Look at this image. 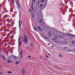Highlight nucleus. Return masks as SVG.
I'll use <instances>...</instances> for the list:
<instances>
[{
  "label": "nucleus",
  "mask_w": 75,
  "mask_h": 75,
  "mask_svg": "<svg viewBox=\"0 0 75 75\" xmlns=\"http://www.w3.org/2000/svg\"><path fill=\"white\" fill-rule=\"evenodd\" d=\"M0 66H1V65H0Z\"/></svg>",
  "instance_id": "63"
},
{
  "label": "nucleus",
  "mask_w": 75,
  "mask_h": 75,
  "mask_svg": "<svg viewBox=\"0 0 75 75\" xmlns=\"http://www.w3.org/2000/svg\"><path fill=\"white\" fill-rule=\"evenodd\" d=\"M8 74H11L12 73V72L11 71H8Z\"/></svg>",
  "instance_id": "19"
},
{
  "label": "nucleus",
  "mask_w": 75,
  "mask_h": 75,
  "mask_svg": "<svg viewBox=\"0 0 75 75\" xmlns=\"http://www.w3.org/2000/svg\"><path fill=\"white\" fill-rule=\"evenodd\" d=\"M55 37H56V38H58V36H57L55 35Z\"/></svg>",
  "instance_id": "32"
},
{
  "label": "nucleus",
  "mask_w": 75,
  "mask_h": 75,
  "mask_svg": "<svg viewBox=\"0 0 75 75\" xmlns=\"http://www.w3.org/2000/svg\"><path fill=\"white\" fill-rule=\"evenodd\" d=\"M39 3H40V1H38V4H39Z\"/></svg>",
  "instance_id": "38"
},
{
  "label": "nucleus",
  "mask_w": 75,
  "mask_h": 75,
  "mask_svg": "<svg viewBox=\"0 0 75 75\" xmlns=\"http://www.w3.org/2000/svg\"><path fill=\"white\" fill-rule=\"evenodd\" d=\"M0 22H1V19H0Z\"/></svg>",
  "instance_id": "43"
},
{
  "label": "nucleus",
  "mask_w": 75,
  "mask_h": 75,
  "mask_svg": "<svg viewBox=\"0 0 75 75\" xmlns=\"http://www.w3.org/2000/svg\"><path fill=\"white\" fill-rule=\"evenodd\" d=\"M7 36H8V37H9L10 36V34H7Z\"/></svg>",
  "instance_id": "20"
},
{
  "label": "nucleus",
  "mask_w": 75,
  "mask_h": 75,
  "mask_svg": "<svg viewBox=\"0 0 75 75\" xmlns=\"http://www.w3.org/2000/svg\"><path fill=\"white\" fill-rule=\"evenodd\" d=\"M0 12H1V11H0Z\"/></svg>",
  "instance_id": "62"
},
{
  "label": "nucleus",
  "mask_w": 75,
  "mask_h": 75,
  "mask_svg": "<svg viewBox=\"0 0 75 75\" xmlns=\"http://www.w3.org/2000/svg\"><path fill=\"white\" fill-rule=\"evenodd\" d=\"M40 7H42L43 6V4H41L40 6Z\"/></svg>",
  "instance_id": "28"
},
{
  "label": "nucleus",
  "mask_w": 75,
  "mask_h": 75,
  "mask_svg": "<svg viewBox=\"0 0 75 75\" xmlns=\"http://www.w3.org/2000/svg\"><path fill=\"white\" fill-rule=\"evenodd\" d=\"M48 34H51V33H48Z\"/></svg>",
  "instance_id": "46"
},
{
  "label": "nucleus",
  "mask_w": 75,
  "mask_h": 75,
  "mask_svg": "<svg viewBox=\"0 0 75 75\" xmlns=\"http://www.w3.org/2000/svg\"><path fill=\"white\" fill-rule=\"evenodd\" d=\"M53 40H56V39H54Z\"/></svg>",
  "instance_id": "45"
},
{
  "label": "nucleus",
  "mask_w": 75,
  "mask_h": 75,
  "mask_svg": "<svg viewBox=\"0 0 75 75\" xmlns=\"http://www.w3.org/2000/svg\"><path fill=\"white\" fill-rule=\"evenodd\" d=\"M13 58H15V59H17L18 58V57H17L16 56H14Z\"/></svg>",
  "instance_id": "18"
},
{
  "label": "nucleus",
  "mask_w": 75,
  "mask_h": 75,
  "mask_svg": "<svg viewBox=\"0 0 75 75\" xmlns=\"http://www.w3.org/2000/svg\"><path fill=\"white\" fill-rule=\"evenodd\" d=\"M48 45H50V44H48Z\"/></svg>",
  "instance_id": "47"
},
{
  "label": "nucleus",
  "mask_w": 75,
  "mask_h": 75,
  "mask_svg": "<svg viewBox=\"0 0 75 75\" xmlns=\"http://www.w3.org/2000/svg\"><path fill=\"white\" fill-rule=\"evenodd\" d=\"M31 58V56H29L28 57V58Z\"/></svg>",
  "instance_id": "34"
},
{
  "label": "nucleus",
  "mask_w": 75,
  "mask_h": 75,
  "mask_svg": "<svg viewBox=\"0 0 75 75\" xmlns=\"http://www.w3.org/2000/svg\"><path fill=\"white\" fill-rule=\"evenodd\" d=\"M19 64V63H18V62L16 63V65H17V64Z\"/></svg>",
  "instance_id": "29"
},
{
  "label": "nucleus",
  "mask_w": 75,
  "mask_h": 75,
  "mask_svg": "<svg viewBox=\"0 0 75 75\" xmlns=\"http://www.w3.org/2000/svg\"><path fill=\"white\" fill-rule=\"evenodd\" d=\"M46 57L47 58H49L47 56H46Z\"/></svg>",
  "instance_id": "36"
},
{
  "label": "nucleus",
  "mask_w": 75,
  "mask_h": 75,
  "mask_svg": "<svg viewBox=\"0 0 75 75\" xmlns=\"http://www.w3.org/2000/svg\"><path fill=\"white\" fill-rule=\"evenodd\" d=\"M30 11H31V10H30Z\"/></svg>",
  "instance_id": "58"
},
{
  "label": "nucleus",
  "mask_w": 75,
  "mask_h": 75,
  "mask_svg": "<svg viewBox=\"0 0 75 75\" xmlns=\"http://www.w3.org/2000/svg\"><path fill=\"white\" fill-rule=\"evenodd\" d=\"M8 63H10V62H11V61L10 60L8 59Z\"/></svg>",
  "instance_id": "14"
},
{
  "label": "nucleus",
  "mask_w": 75,
  "mask_h": 75,
  "mask_svg": "<svg viewBox=\"0 0 75 75\" xmlns=\"http://www.w3.org/2000/svg\"><path fill=\"white\" fill-rule=\"evenodd\" d=\"M25 39L23 40V42L25 43V44H27L28 42V39H27V37L25 35H24Z\"/></svg>",
  "instance_id": "1"
},
{
  "label": "nucleus",
  "mask_w": 75,
  "mask_h": 75,
  "mask_svg": "<svg viewBox=\"0 0 75 75\" xmlns=\"http://www.w3.org/2000/svg\"><path fill=\"white\" fill-rule=\"evenodd\" d=\"M43 27H45V26H44V25H43Z\"/></svg>",
  "instance_id": "44"
},
{
  "label": "nucleus",
  "mask_w": 75,
  "mask_h": 75,
  "mask_svg": "<svg viewBox=\"0 0 75 75\" xmlns=\"http://www.w3.org/2000/svg\"><path fill=\"white\" fill-rule=\"evenodd\" d=\"M45 26H46V25L45 24Z\"/></svg>",
  "instance_id": "55"
},
{
  "label": "nucleus",
  "mask_w": 75,
  "mask_h": 75,
  "mask_svg": "<svg viewBox=\"0 0 75 75\" xmlns=\"http://www.w3.org/2000/svg\"><path fill=\"white\" fill-rule=\"evenodd\" d=\"M74 50H75V49H74Z\"/></svg>",
  "instance_id": "59"
},
{
  "label": "nucleus",
  "mask_w": 75,
  "mask_h": 75,
  "mask_svg": "<svg viewBox=\"0 0 75 75\" xmlns=\"http://www.w3.org/2000/svg\"><path fill=\"white\" fill-rule=\"evenodd\" d=\"M2 57L3 58V60H4V59H5V58L4 57V56H3Z\"/></svg>",
  "instance_id": "25"
},
{
  "label": "nucleus",
  "mask_w": 75,
  "mask_h": 75,
  "mask_svg": "<svg viewBox=\"0 0 75 75\" xmlns=\"http://www.w3.org/2000/svg\"><path fill=\"white\" fill-rule=\"evenodd\" d=\"M31 16L32 17H33V18H34V16L33 15V13L31 14Z\"/></svg>",
  "instance_id": "23"
},
{
  "label": "nucleus",
  "mask_w": 75,
  "mask_h": 75,
  "mask_svg": "<svg viewBox=\"0 0 75 75\" xmlns=\"http://www.w3.org/2000/svg\"><path fill=\"white\" fill-rule=\"evenodd\" d=\"M0 7L1 8V6H0Z\"/></svg>",
  "instance_id": "54"
},
{
  "label": "nucleus",
  "mask_w": 75,
  "mask_h": 75,
  "mask_svg": "<svg viewBox=\"0 0 75 75\" xmlns=\"http://www.w3.org/2000/svg\"><path fill=\"white\" fill-rule=\"evenodd\" d=\"M35 30H36V31H37V29L35 27Z\"/></svg>",
  "instance_id": "33"
},
{
  "label": "nucleus",
  "mask_w": 75,
  "mask_h": 75,
  "mask_svg": "<svg viewBox=\"0 0 75 75\" xmlns=\"http://www.w3.org/2000/svg\"><path fill=\"white\" fill-rule=\"evenodd\" d=\"M45 38L47 40H48V37H45Z\"/></svg>",
  "instance_id": "24"
},
{
  "label": "nucleus",
  "mask_w": 75,
  "mask_h": 75,
  "mask_svg": "<svg viewBox=\"0 0 75 75\" xmlns=\"http://www.w3.org/2000/svg\"><path fill=\"white\" fill-rule=\"evenodd\" d=\"M14 55H11V57H14Z\"/></svg>",
  "instance_id": "31"
},
{
  "label": "nucleus",
  "mask_w": 75,
  "mask_h": 75,
  "mask_svg": "<svg viewBox=\"0 0 75 75\" xmlns=\"http://www.w3.org/2000/svg\"><path fill=\"white\" fill-rule=\"evenodd\" d=\"M4 17L5 18H7V17H10V16L9 15H5L4 16Z\"/></svg>",
  "instance_id": "7"
},
{
  "label": "nucleus",
  "mask_w": 75,
  "mask_h": 75,
  "mask_svg": "<svg viewBox=\"0 0 75 75\" xmlns=\"http://www.w3.org/2000/svg\"><path fill=\"white\" fill-rule=\"evenodd\" d=\"M6 25L7 26H8V27H10V26H11V25L10 24H9L8 23V24H6Z\"/></svg>",
  "instance_id": "16"
},
{
  "label": "nucleus",
  "mask_w": 75,
  "mask_h": 75,
  "mask_svg": "<svg viewBox=\"0 0 75 75\" xmlns=\"http://www.w3.org/2000/svg\"><path fill=\"white\" fill-rule=\"evenodd\" d=\"M16 4H17V6H18V8H21V7L20 6V4L18 3V1H16Z\"/></svg>",
  "instance_id": "8"
},
{
  "label": "nucleus",
  "mask_w": 75,
  "mask_h": 75,
  "mask_svg": "<svg viewBox=\"0 0 75 75\" xmlns=\"http://www.w3.org/2000/svg\"><path fill=\"white\" fill-rule=\"evenodd\" d=\"M22 52V51H21V53H20V55H21V58H23V53Z\"/></svg>",
  "instance_id": "10"
},
{
  "label": "nucleus",
  "mask_w": 75,
  "mask_h": 75,
  "mask_svg": "<svg viewBox=\"0 0 75 75\" xmlns=\"http://www.w3.org/2000/svg\"><path fill=\"white\" fill-rule=\"evenodd\" d=\"M12 21H13V20H12V19H11L8 22L9 23H11V22H12Z\"/></svg>",
  "instance_id": "17"
},
{
  "label": "nucleus",
  "mask_w": 75,
  "mask_h": 75,
  "mask_svg": "<svg viewBox=\"0 0 75 75\" xmlns=\"http://www.w3.org/2000/svg\"><path fill=\"white\" fill-rule=\"evenodd\" d=\"M55 46L54 45H53L51 47V48H53Z\"/></svg>",
  "instance_id": "27"
},
{
  "label": "nucleus",
  "mask_w": 75,
  "mask_h": 75,
  "mask_svg": "<svg viewBox=\"0 0 75 75\" xmlns=\"http://www.w3.org/2000/svg\"><path fill=\"white\" fill-rule=\"evenodd\" d=\"M5 24H4V25H5Z\"/></svg>",
  "instance_id": "57"
},
{
  "label": "nucleus",
  "mask_w": 75,
  "mask_h": 75,
  "mask_svg": "<svg viewBox=\"0 0 75 75\" xmlns=\"http://www.w3.org/2000/svg\"><path fill=\"white\" fill-rule=\"evenodd\" d=\"M6 40V38H5V40Z\"/></svg>",
  "instance_id": "49"
},
{
  "label": "nucleus",
  "mask_w": 75,
  "mask_h": 75,
  "mask_svg": "<svg viewBox=\"0 0 75 75\" xmlns=\"http://www.w3.org/2000/svg\"><path fill=\"white\" fill-rule=\"evenodd\" d=\"M17 0V1H18V0Z\"/></svg>",
  "instance_id": "61"
},
{
  "label": "nucleus",
  "mask_w": 75,
  "mask_h": 75,
  "mask_svg": "<svg viewBox=\"0 0 75 75\" xmlns=\"http://www.w3.org/2000/svg\"><path fill=\"white\" fill-rule=\"evenodd\" d=\"M38 28L39 30H40V31H41V28H40V27L38 26Z\"/></svg>",
  "instance_id": "13"
},
{
  "label": "nucleus",
  "mask_w": 75,
  "mask_h": 75,
  "mask_svg": "<svg viewBox=\"0 0 75 75\" xmlns=\"http://www.w3.org/2000/svg\"><path fill=\"white\" fill-rule=\"evenodd\" d=\"M5 4V2H3L2 3V4Z\"/></svg>",
  "instance_id": "37"
},
{
  "label": "nucleus",
  "mask_w": 75,
  "mask_h": 75,
  "mask_svg": "<svg viewBox=\"0 0 75 75\" xmlns=\"http://www.w3.org/2000/svg\"><path fill=\"white\" fill-rule=\"evenodd\" d=\"M22 71H22L23 72L22 73L23 75H24V73H25V69L23 68L22 69Z\"/></svg>",
  "instance_id": "5"
},
{
  "label": "nucleus",
  "mask_w": 75,
  "mask_h": 75,
  "mask_svg": "<svg viewBox=\"0 0 75 75\" xmlns=\"http://www.w3.org/2000/svg\"><path fill=\"white\" fill-rule=\"evenodd\" d=\"M3 73H0V74H3Z\"/></svg>",
  "instance_id": "41"
},
{
  "label": "nucleus",
  "mask_w": 75,
  "mask_h": 75,
  "mask_svg": "<svg viewBox=\"0 0 75 75\" xmlns=\"http://www.w3.org/2000/svg\"><path fill=\"white\" fill-rule=\"evenodd\" d=\"M67 35H71V36H75V35L69 33H67Z\"/></svg>",
  "instance_id": "11"
},
{
  "label": "nucleus",
  "mask_w": 75,
  "mask_h": 75,
  "mask_svg": "<svg viewBox=\"0 0 75 75\" xmlns=\"http://www.w3.org/2000/svg\"><path fill=\"white\" fill-rule=\"evenodd\" d=\"M7 40H8V41H9V40L8 39Z\"/></svg>",
  "instance_id": "53"
},
{
  "label": "nucleus",
  "mask_w": 75,
  "mask_h": 75,
  "mask_svg": "<svg viewBox=\"0 0 75 75\" xmlns=\"http://www.w3.org/2000/svg\"><path fill=\"white\" fill-rule=\"evenodd\" d=\"M70 51H71V50H69V52Z\"/></svg>",
  "instance_id": "51"
},
{
  "label": "nucleus",
  "mask_w": 75,
  "mask_h": 75,
  "mask_svg": "<svg viewBox=\"0 0 75 75\" xmlns=\"http://www.w3.org/2000/svg\"><path fill=\"white\" fill-rule=\"evenodd\" d=\"M63 37H65V35H63Z\"/></svg>",
  "instance_id": "52"
},
{
  "label": "nucleus",
  "mask_w": 75,
  "mask_h": 75,
  "mask_svg": "<svg viewBox=\"0 0 75 75\" xmlns=\"http://www.w3.org/2000/svg\"><path fill=\"white\" fill-rule=\"evenodd\" d=\"M44 0H42L41 2L42 3H44Z\"/></svg>",
  "instance_id": "22"
},
{
  "label": "nucleus",
  "mask_w": 75,
  "mask_h": 75,
  "mask_svg": "<svg viewBox=\"0 0 75 75\" xmlns=\"http://www.w3.org/2000/svg\"><path fill=\"white\" fill-rule=\"evenodd\" d=\"M33 1L34 3H35V0H32V2H33Z\"/></svg>",
  "instance_id": "26"
},
{
  "label": "nucleus",
  "mask_w": 75,
  "mask_h": 75,
  "mask_svg": "<svg viewBox=\"0 0 75 75\" xmlns=\"http://www.w3.org/2000/svg\"><path fill=\"white\" fill-rule=\"evenodd\" d=\"M30 46H32V44H31L30 45Z\"/></svg>",
  "instance_id": "50"
},
{
  "label": "nucleus",
  "mask_w": 75,
  "mask_h": 75,
  "mask_svg": "<svg viewBox=\"0 0 75 75\" xmlns=\"http://www.w3.org/2000/svg\"><path fill=\"white\" fill-rule=\"evenodd\" d=\"M21 25L23 24V21L21 20V19H19V28H21Z\"/></svg>",
  "instance_id": "2"
},
{
  "label": "nucleus",
  "mask_w": 75,
  "mask_h": 75,
  "mask_svg": "<svg viewBox=\"0 0 75 75\" xmlns=\"http://www.w3.org/2000/svg\"><path fill=\"white\" fill-rule=\"evenodd\" d=\"M11 27H13L14 25V22L13 21L11 24Z\"/></svg>",
  "instance_id": "6"
},
{
  "label": "nucleus",
  "mask_w": 75,
  "mask_h": 75,
  "mask_svg": "<svg viewBox=\"0 0 75 75\" xmlns=\"http://www.w3.org/2000/svg\"><path fill=\"white\" fill-rule=\"evenodd\" d=\"M41 58L42 57V56L40 57Z\"/></svg>",
  "instance_id": "56"
},
{
  "label": "nucleus",
  "mask_w": 75,
  "mask_h": 75,
  "mask_svg": "<svg viewBox=\"0 0 75 75\" xmlns=\"http://www.w3.org/2000/svg\"><path fill=\"white\" fill-rule=\"evenodd\" d=\"M59 37H61V36H59Z\"/></svg>",
  "instance_id": "60"
},
{
  "label": "nucleus",
  "mask_w": 75,
  "mask_h": 75,
  "mask_svg": "<svg viewBox=\"0 0 75 75\" xmlns=\"http://www.w3.org/2000/svg\"><path fill=\"white\" fill-rule=\"evenodd\" d=\"M49 55H50V56H51V54H50L49 53Z\"/></svg>",
  "instance_id": "42"
},
{
  "label": "nucleus",
  "mask_w": 75,
  "mask_h": 75,
  "mask_svg": "<svg viewBox=\"0 0 75 75\" xmlns=\"http://www.w3.org/2000/svg\"><path fill=\"white\" fill-rule=\"evenodd\" d=\"M9 33L10 34H12L13 35L14 34V33H15V30H11V31L9 32Z\"/></svg>",
  "instance_id": "4"
},
{
  "label": "nucleus",
  "mask_w": 75,
  "mask_h": 75,
  "mask_svg": "<svg viewBox=\"0 0 75 75\" xmlns=\"http://www.w3.org/2000/svg\"><path fill=\"white\" fill-rule=\"evenodd\" d=\"M18 46L19 47H21V45L22 44V41L21 40H20V38H19L18 39Z\"/></svg>",
  "instance_id": "3"
},
{
  "label": "nucleus",
  "mask_w": 75,
  "mask_h": 75,
  "mask_svg": "<svg viewBox=\"0 0 75 75\" xmlns=\"http://www.w3.org/2000/svg\"><path fill=\"white\" fill-rule=\"evenodd\" d=\"M4 31L6 32H9L10 30L9 29H6L4 30Z\"/></svg>",
  "instance_id": "12"
},
{
  "label": "nucleus",
  "mask_w": 75,
  "mask_h": 75,
  "mask_svg": "<svg viewBox=\"0 0 75 75\" xmlns=\"http://www.w3.org/2000/svg\"><path fill=\"white\" fill-rule=\"evenodd\" d=\"M56 68H60V67L58 66H55Z\"/></svg>",
  "instance_id": "21"
},
{
  "label": "nucleus",
  "mask_w": 75,
  "mask_h": 75,
  "mask_svg": "<svg viewBox=\"0 0 75 75\" xmlns=\"http://www.w3.org/2000/svg\"><path fill=\"white\" fill-rule=\"evenodd\" d=\"M1 26H2V25H3L1 24Z\"/></svg>",
  "instance_id": "48"
},
{
  "label": "nucleus",
  "mask_w": 75,
  "mask_h": 75,
  "mask_svg": "<svg viewBox=\"0 0 75 75\" xmlns=\"http://www.w3.org/2000/svg\"><path fill=\"white\" fill-rule=\"evenodd\" d=\"M33 3H32V7H33Z\"/></svg>",
  "instance_id": "35"
},
{
  "label": "nucleus",
  "mask_w": 75,
  "mask_h": 75,
  "mask_svg": "<svg viewBox=\"0 0 75 75\" xmlns=\"http://www.w3.org/2000/svg\"><path fill=\"white\" fill-rule=\"evenodd\" d=\"M59 56H60V57H62V55H59Z\"/></svg>",
  "instance_id": "39"
},
{
  "label": "nucleus",
  "mask_w": 75,
  "mask_h": 75,
  "mask_svg": "<svg viewBox=\"0 0 75 75\" xmlns=\"http://www.w3.org/2000/svg\"><path fill=\"white\" fill-rule=\"evenodd\" d=\"M10 38V39H13L14 38V37L13 35H12L11 36Z\"/></svg>",
  "instance_id": "15"
},
{
  "label": "nucleus",
  "mask_w": 75,
  "mask_h": 75,
  "mask_svg": "<svg viewBox=\"0 0 75 75\" xmlns=\"http://www.w3.org/2000/svg\"><path fill=\"white\" fill-rule=\"evenodd\" d=\"M71 44H74V42H72Z\"/></svg>",
  "instance_id": "30"
},
{
  "label": "nucleus",
  "mask_w": 75,
  "mask_h": 75,
  "mask_svg": "<svg viewBox=\"0 0 75 75\" xmlns=\"http://www.w3.org/2000/svg\"><path fill=\"white\" fill-rule=\"evenodd\" d=\"M67 47H64V49H66V48H67Z\"/></svg>",
  "instance_id": "40"
},
{
  "label": "nucleus",
  "mask_w": 75,
  "mask_h": 75,
  "mask_svg": "<svg viewBox=\"0 0 75 75\" xmlns=\"http://www.w3.org/2000/svg\"><path fill=\"white\" fill-rule=\"evenodd\" d=\"M42 21L43 23H44V20L42 19H40L39 21V23L41 24Z\"/></svg>",
  "instance_id": "9"
}]
</instances>
